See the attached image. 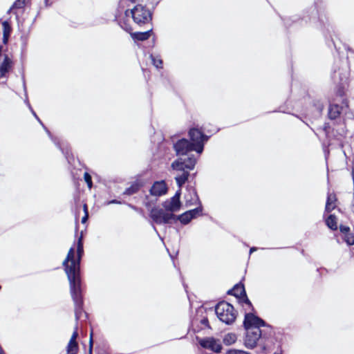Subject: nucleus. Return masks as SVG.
Here are the masks:
<instances>
[{
	"mask_svg": "<svg viewBox=\"0 0 354 354\" xmlns=\"http://www.w3.org/2000/svg\"><path fill=\"white\" fill-rule=\"evenodd\" d=\"M84 253L82 237L80 236L77 245V259L75 258L74 248H71L66 259L63 261L65 272L70 284L71 297L75 304V319H80L82 313L83 300L82 297L80 262Z\"/></svg>",
	"mask_w": 354,
	"mask_h": 354,
	"instance_id": "f257e3e1",
	"label": "nucleus"
},
{
	"mask_svg": "<svg viewBox=\"0 0 354 354\" xmlns=\"http://www.w3.org/2000/svg\"><path fill=\"white\" fill-rule=\"evenodd\" d=\"M244 326L246 329L245 345L252 348L257 346V342L262 335L261 326H266V324L260 317L252 313H247L245 316Z\"/></svg>",
	"mask_w": 354,
	"mask_h": 354,
	"instance_id": "f03ea898",
	"label": "nucleus"
},
{
	"mask_svg": "<svg viewBox=\"0 0 354 354\" xmlns=\"http://www.w3.org/2000/svg\"><path fill=\"white\" fill-rule=\"evenodd\" d=\"M130 15H131L133 21L140 26L149 23L151 19V14L149 10L140 4L136 5L130 11L127 10L124 12V17L121 19H124L127 22L129 23L125 18L129 17Z\"/></svg>",
	"mask_w": 354,
	"mask_h": 354,
	"instance_id": "7ed1b4c3",
	"label": "nucleus"
},
{
	"mask_svg": "<svg viewBox=\"0 0 354 354\" xmlns=\"http://www.w3.org/2000/svg\"><path fill=\"white\" fill-rule=\"evenodd\" d=\"M218 318L223 322L230 324L236 317V313L234 307L226 301L219 302L215 308Z\"/></svg>",
	"mask_w": 354,
	"mask_h": 354,
	"instance_id": "20e7f679",
	"label": "nucleus"
},
{
	"mask_svg": "<svg viewBox=\"0 0 354 354\" xmlns=\"http://www.w3.org/2000/svg\"><path fill=\"white\" fill-rule=\"evenodd\" d=\"M197 159L194 155L187 158H179L171 164V168L175 171H190L194 169Z\"/></svg>",
	"mask_w": 354,
	"mask_h": 354,
	"instance_id": "39448f33",
	"label": "nucleus"
},
{
	"mask_svg": "<svg viewBox=\"0 0 354 354\" xmlns=\"http://www.w3.org/2000/svg\"><path fill=\"white\" fill-rule=\"evenodd\" d=\"M189 135L192 143L195 146L194 151L201 154L203 151L204 143L207 140L208 137L195 128L189 130Z\"/></svg>",
	"mask_w": 354,
	"mask_h": 354,
	"instance_id": "423d86ee",
	"label": "nucleus"
},
{
	"mask_svg": "<svg viewBox=\"0 0 354 354\" xmlns=\"http://www.w3.org/2000/svg\"><path fill=\"white\" fill-rule=\"evenodd\" d=\"M150 216L157 224L170 223L176 219L174 214L167 212L165 209H152Z\"/></svg>",
	"mask_w": 354,
	"mask_h": 354,
	"instance_id": "0eeeda50",
	"label": "nucleus"
},
{
	"mask_svg": "<svg viewBox=\"0 0 354 354\" xmlns=\"http://www.w3.org/2000/svg\"><path fill=\"white\" fill-rule=\"evenodd\" d=\"M198 344L204 348L218 353L222 350V345L219 339L212 337L198 339Z\"/></svg>",
	"mask_w": 354,
	"mask_h": 354,
	"instance_id": "6e6552de",
	"label": "nucleus"
},
{
	"mask_svg": "<svg viewBox=\"0 0 354 354\" xmlns=\"http://www.w3.org/2000/svg\"><path fill=\"white\" fill-rule=\"evenodd\" d=\"M120 26L125 31L130 32L132 38L135 40L145 41L149 38L151 30H148L143 32H131L132 28L129 23L127 22L124 19H118Z\"/></svg>",
	"mask_w": 354,
	"mask_h": 354,
	"instance_id": "1a4fd4ad",
	"label": "nucleus"
},
{
	"mask_svg": "<svg viewBox=\"0 0 354 354\" xmlns=\"http://www.w3.org/2000/svg\"><path fill=\"white\" fill-rule=\"evenodd\" d=\"M180 189L176 192V194L171 197L170 199L165 201L162 203V207L165 210L169 213H172L174 212H177L180 208Z\"/></svg>",
	"mask_w": 354,
	"mask_h": 354,
	"instance_id": "9d476101",
	"label": "nucleus"
},
{
	"mask_svg": "<svg viewBox=\"0 0 354 354\" xmlns=\"http://www.w3.org/2000/svg\"><path fill=\"white\" fill-rule=\"evenodd\" d=\"M195 146L186 139H181L174 145V149L178 156H185L194 151Z\"/></svg>",
	"mask_w": 354,
	"mask_h": 354,
	"instance_id": "9b49d317",
	"label": "nucleus"
},
{
	"mask_svg": "<svg viewBox=\"0 0 354 354\" xmlns=\"http://www.w3.org/2000/svg\"><path fill=\"white\" fill-rule=\"evenodd\" d=\"M13 67V62L8 55H4L0 64V79L8 77V73Z\"/></svg>",
	"mask_w": 354,
	"mask_h": 354,
	"instance_id": "f8f14e48",
	"label": "nucleus"
},
{
	"mask_svg": "<svg viewBox=\"0 0 354 354\" xmlns=\"http://www.w3.org/2000/svg\"><path fill=\"white\" fill-rule=\"evenodd\" d=\"M167 187L164 181H157L150 189V194L154 196H160L167 193Z\"/></svg>",
	"mask_w": 354,
	"mask_h": 354,
	"instance_id": "ddd939ff",
	"label": "nucleus"
},
{
	"mask_svg": "<svg viewBox=\"0 0 354 354\" xmlns=\"http://www.w3.org/2000/svg\"><path fill=\"white\" fill-rule=\"evenodd\" d=\"M228 294L233 295L237 298H241L243 297L244 302L250 306H252L250 301L246 297L245 288L243 285H236L233 289L228 291Z\"/></svg>",
	"mask_w": 354,
	"mask_h": 354,
	"instance_id": "4468645a",
	"label": "nucleus"
},
{
	"mask_svg": "<svg viewBox=\"0 0 354 354\" xmlns=\"http://www.w3.org/2000/svg\"><path fill=\"white\" fill-rule=\"evenodd\" d=\"M78 337L77 328L75 327L74 332L66 346L67 354H77L79 350L77 338Z\"/></svg>",
	"mask_w": 354,
	"mask_h": 354,
	"instance_id": "2eb2a0df",
	"label": "nucleus"
},
{
	"mask_svg": "<svg viewBox=\"0 0 354 354\" xmlns=\"http://www.w3.org/2000/svg\"><path fill=\"white\" fill-rule=\"evenodd\" d=\"M185 204L187 206L199 204L201 205L199 198L194 189H189L187 194L185 196Z\"/></svg>",
	"mask_w": 354,
	"mask_h": 354,
	"instance_id": "dca6fc26",
	"label": "nucleus"
},
{
	"mask_svg": "<svg viewBox=\"0 0 354 354\" xmlns=\"http://www.w3.org/2000/svg\"><path fill=\"white\" fill-rule=\"evenodd\" d=\"M336 196L333 193H328L325 211L330 212L335 208Z\"/></svg>",
	"mask_w": 354,
	"mask_h": 354,
	"instance_id": "f3484780",
	"label": "nucleus"
},
{
	"mask_svg": "<svg viewBox=\"0 0 354 354\" xmlns=\"http://www.w3.org/2000/svg\"><path fill=\"white\" fill-rule=\"evenodd\" d=\"M342 107L337 104H330L328 108V117L330 120L338 118L341 113Z\"/></svg>",
	"mask_w": 354,
	"mask_h": 354,
	"instance_id": "a211bd4d",
	"label": "nucleus"
},
{
	"mask_svg": "<svg viewBox=\"0 0 354 354\" xmlns=\"http://www.w3.org/2000/svg\"><path fill=\"white\" fill-rule=\"evenodd\" d=\"M179 172H181V174H178L176 177V181L177 183V185L180 188L185 183V182L187 180L188 177L189 176L188 171H178Z\"/></svg>",
	"mask_w": 354,
	"mask_h": 354,
	"instance_id": "6ab92c4d",
	"label": "nucleus"
},
{
	"mask_svg": "<svg viewBox=\"0 0 354 354\" xmlns=\"http://www.w3.org/2000/svg\"><path fill=\"white\" fill-rule=\"evenodd\" d=\"M326 225L333 230L337 229V218L335 216L331 214L326 220Z\"/></svg>",
	"mask_w": 354,
	"mask_h": 354,
	"instance_id": "aec40b11",
	"label": "nucleus"
},
{
	"mask_svg": "<svg viewBox=\"0 0 354 354\" xmlns=\"http://www.w3.org/2000/svg\"><path fill=\"white\" fill-rule=\"evenodd\" d=\"M236 339L237 337L234 333H227L224 336L223 342L225 345H231L234 344Z\"/></svg>",
	"mask_w": 354,
	"mask_h": 354,
	"instance_id": "412c9836",
	"label": "nucleus"
},
{
	"mask_svg": "<svg viewBox=\"0 0 354 354\" xmlns=\"http://www.w3.org/2000/svg\"><path fill=\"white\" fill-rule=\"evenodd\" d=\"M140 189V185L137 183L132 184L129 187L127 188L124 194L126 195H132L136 193Z\"/></svg>",
	"mask_w": 354,
	"mask_h": 354,
	"instance_id": "4be33fe9",
	"label": "nucleus"
},
{
	"mask_svg": "<svg viewBox=\"0 0 354 354\" xmlns=\"http://www.w3.org/2000/svg\"><path fill=\"white\" fill-rule=\"evenodd\" d=\"M150 58L151 59L152 64L157 68H161L162 67V61L158 56H154L153 55H150Z\"/></svg>",
	"mask_w": 354,
	"mask_h": 354,
	"instance_id": "5701e85b",
	"label": "nucleus"
},
{
	"mask_svg": "<svg viewBox=\"0 0 354 354\" xmlns=\"http://www.w3.org/2000/svg\"><path fill=\"white\" fill-rule=\"evenodd\" d=\"M2 26L3 30V39L4 40H6L10 33L11 28L9 23L6 21L2 23Z\"/></svg>",
	"mask_w": 354,
	"mask_h": 354,
	"instance_id": "b1692460",
	"label": "nucleus"
},
{
	"mask_svg": "<svg viewBox=\"0 0 354 354\" xmlns=\"http://www.w3.org/2000/svg\"><path fill=\"white\" fill-rule=\"evenodd\" d=\"M178 219L183 223V224H187L192 218V216H190L187 212L182 214L180 215L178 218Z\"/></svg>",
	"mask_w": 354,
	"mask_h": 354,
	"instance_id": "393cba45",
	"label": "nucleus"
},
{
	"mask_svg": "<svg viewBox=\"0 0 354 354\" xmlns=\"http://www.w3.org/2000/svg\"><path fill=\"white\" fill-rule=\"evenodd\" d=\"M202 209V207L200 205L199 207L187 212L190 216H192V218H194L201 214Z\"/></svg>",
	"mask_w": 354,
	"mask_h": 354,
	"instance_id": "a878e982",
	"label": "nucleus"
},
{
	"mask_svg": "<svg viewBox=\"0 0 354 354\" xmlns=\"http://www.w3.org/2000/svg\"><path fill=\"white\" fill-rule=\"evenodd\" d=\"M25 102L26 104L28 105V108L30 109V111L32 112V115L35 117V118L39 121V122L44 127V129L46 130V131L47 132V133L50 136V131L44 126V124H42L41 121L39 120V118H38V116L37 115V114L35 113V112L33 111V109H32L28 99L26 98V100H25Z\"/></svg>",
	"mask_w": 354,
	"mask_h": 354,
	"instance_id": "bb28decb",
	"label": "nucleus"
},
{
	"mask_svg": "<svg viewBox=\"0 0 354 354\" xmlns=\"http://www.w3.org/2000/svg\"><path fill=\"white\" fill-rule=\"evenodd\" d=\"M344 240L348 245H354V235L350 233L346 234L344 236Z\"/></svg>",
	"mask_w": 354,
	"mask_h": 354,
	"instance_id": "cd10ccee",
	"label": "nucleus"
},
{
	"mask_svg": "<svg viewBox=\"0 0 354 354\" xmlns=\"http://www.w3.org/2000/svg\"><path fill=\"white\" fill-rule=\"evenodd\" d=\"M84 180H85L86 183L88 185V187L91 189L92 187L91 176H90V174L86 172L84 174Z\"/></svg>",
	"mask_w": 354,
	"mask_h": 354,
	"instance_id": "c85d7f7f",
	"label": "nucleus"
},
{
	"mask_svg": "<svg viewBox=\"0 0 354 354\" xmlns=\"http://www.w3.org/2000/svg\"><path fill=\"white\" fill-rule=\"evenodd\" d=\"M228 354H250L249 353L241 351V350H230L228 352Z\"/></svg>",
	"mask_w": 354,
	"mask_h": 354,
	"instance_id": "c756f323",
	"label": "nucleus"
},
{
	"mask_svg": "<svg viewBox=\"0 0 354 354\" xmlns=\"http://www.w3.org/2000/svg\"><path fill=\"white\" fill-rule=\"evenodd\" d=\"M339 230L341 232L344 233L346 235V234L349 233L350 228L347 226L340 225Z\"/></svg>",
	"mask_w": 354,
	"mask_h": 354,
	"instance_id": "7c9ffc66",
	"label": "nucleus"
},
{
	"mask_svg": "<svg viewBox=\"0 0 354 354\" xmlns=\"http://www.w3.org/2000/svg\"><path fill=\"white\" fill-rule=\"evenodd\" d=\"M89 344H90L89 352H90V353H91L92 346H93V332L92 331L91 332V334H90Z\"/></svg>",
	"mask_w": 354,
	"mask_h": 354,
	"instance_id": "2f4dec72",
	"label": "nucleus"
},
{
	"mask_svg": "<svg viewBox=\"0 0 354 354\" xmlns=\"http://www.w3.org/2000/svg\"><path fill=\"white\" fill-rule=\"evenodd\" d=\"M119 203H120V201H118L117 200H112V201H109L106 202L105 205H109L111 204H119Z\"/></svg>",
	"mask_w": 354,
	"mask_h": 354,
	"instance_id": "473e14b6",
	"label": "nucleus"
},
{
	"mask_svg": "<svg viewBox=\"0 0 354 354\" xmlns=\"http://www.w3.org/2000/svg\"><path fill=\"white\" fill-rule=\"evenodd\" d=\"M88 214L86 213L82 218V223H84L86 222L87 219H88Z\"/></svg>",
	"mask_w": 354,
	"mask_h": 354,
	"instance_id": "72a5a7b5",
	"label": "nucleus"
},
{
	"mask_svg": "<svg viewBox=\"0 0 354 354\" xmlns=\"http://www.w3.org/2000/svg\"><path fill=\"white\" fill-rule=\"evenodd\" d=\"M201 324L205 326L208 325V319L207 318H204L201 320Z\"/></svg>",
	"mask_w": 354,
	"mask_h": 354,
	"instance_id": "f704fd0d",
	"label": "nucleus"
},
{
	"mask_svg": "<svg viewBox=\"0 0 354 354\" xmlns=\"http://www.w3.org/2000/svg\"><path fill=\"white\" fill-rule=\"evenodd\" d=\"M83 208H84V212L85 214H86V213H88V209H87V205H86V204H84V205H83Z\"/></svg>",
	"mask_w": 354,
	"mask_h": 354,
	"instance_id": "c9c22d12",
	"label": "nucleus"
},
{
	"mask_svg": "<svg viewBox=\"0 0 354 354\" xmlns=\"http://www.w3.org/2000/svg\"><path fill=\"white\" fill-rule=\"evenodd\" d=\"M4 55H3V54L1 53V47L0 46V59H1V58H3V56H4Z\"/></svg>",
	"mask_w": 354,
	"mask_h": 354,
	"instance_id": "e433bc0d",
	"label": "nucleus"
},
{
	"mask_svg": "<svg viewBox=\"0 0 354 354\" xmlns=\"http://www.w3.org/2000/svg\"><path fill=\"white\" fill-rule=\"evenodd\" d=\"M256 250V248H250V252L252 253V252L255 251Z\"/></svg>",
	"mask_w": 354,
	"mask_h": 354,
	"instance_id": "4c0bfd02",
	"label": "nucleus"
},
{
	"mask_svg": "<svg viewBox=\"0 0 354 354\" xmlns=\"http://www.w3.org/2000/svg\"><path fill=\"white\" fill-rule=\"evenodd\" d=\"M352 210L354 212V201H353V203H352Z\"/></svg>",
	"mask_w": 354,
	"mask_h": 354,
	"instance_id": "58836bf2",
	"label": "nucleus"
},
{
	"mask_svg": "<svg viewBox=\"0 0 354 354\" xmlns=\"http://www.w3.org/2000/svg\"><path fill=\"white\" fill-rule=\"evenodd\" d=\"M319 112H322V111L323 110V106H321L320 107H319Z\"/></svg>",
	"mask_w": 354,
	"mask_h": 354,
	"instance_id": "ea45409f",
	"label": "nucleus"
},
{
	"mask_svg": "<svg viewBox=\"0 0 354 354\" xmlns=\"http://www.w3.org/2000/svg\"><path fill=\"white\" fill-rule=\"evenodd\" d=\"M153 230L156 232V233L158 234V232H157V230L156 228L153 226Z\"/></svg>",
	"mask_w": 354,
	"mask_h": 354,
	"instance_id": "a19ab883",
	"label": "nucleus"
},
{
	"mask_svg": "<svg viewBox=\"0 0 354 354\" xmlns=\"http://www.w3.org/2000/svg\"><path fill=\"white\" fill-rule=\"evenodd\" d=\"M24 89L26 90V84L24 82Z\"/></svg>",
	"mask_w": 354,
	"mask_h": 354,
	"instance_id": "79ce46f5",
	"label": "nucleus"
},
{
	"mask_svg": "<svg viewBox=\"0 0 354 354\" xmlns=\"http://www.w3.org/2000/svg\"><path fill=\"white\" fill-rule=\"evenodd\" d=\"M45 3L47 5L48 4V0H45Z\"/></svg>",
	"mask_w": 354,
	"mask_h": 354,
	"instance_id": "37998d69",
	"label": "nucleus"
}]
</instances>
